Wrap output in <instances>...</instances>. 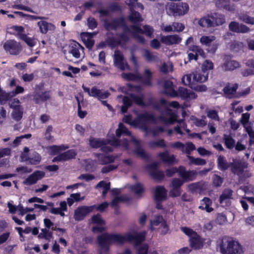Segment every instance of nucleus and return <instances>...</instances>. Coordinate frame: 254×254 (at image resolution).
I'll return each instance as SVG.
<instances>
[{
  "label": "nucleus",
  "mask_w": 254,
  "mask_h": 254,
  "mask_svg": "<svg viewBox=\"0 0 254 254\" xmlns=\"http://www.w3.org/2000/svg\"><path fill=\"white\" fill-rule=\"evenodd\" d=\"M146 232H128L122 235L120 234L102 233L97 237V242L100 248V254H107L109 253L112 244L122 246L125 243H134L136 248L137 254H148L149 247L146 244L139 246L145 240Z\"/></svg>",
  "instance_id": "f257e3e1"
},
{
  "label": "nucleus",
  "mask_w": 254,
  "mask_h": 254,
  "mask_svg": "<svg viewBox=\"0 0 254 254\" xmlns=\"http://www.w3.org/2000/svg\"><path fill=\"white\" fill-rule=\"evenodd\" d=\"M218 246L222 254H242V246L238 241L230 240L227 237H223L217 241Z\"/></svg>",
  "instance_id": "f03ea898"
},
{
  "label": "nucleus",
  "mask_w": 254,
  "mask_h": 254,
  "mask_svg": "<svg viewBox=\"0 0 254 254\" xmlns=\"http://www.w3.org/2000/svg\"><path fill=\"white\" fill-rule=\"evenodd\" d=\"M124 78L128 81H140L141 83L146 86H151L152 85V72L149 69L144 70V76L140 75L138 72L126 73L123 74Z\"/></svg>",
  "instance_id": "7ed1b4c3"
},
{
  "label": "nucleus",
  "mask_w": 254,
  "mask_h": 254,
  "mask_svg": "<svg viewBox=\"0 0 254 254\" xmlns=\"http://www.w3.org/2000/svg\"><path fill=\"white\" fill-rule=\"evenodd\" d=\"M189 9V6L188 3L183 2L171 3L166 8L167 14L174 16L184 15L188 12Z\"/></svg>",
  "instance_id": "20e7f679"
},
{
  "label": "nucleus",
  "mask_w": 254,
  "mask_h": 254,
  "mask_svg": "<svg viewBox=\"0 0 254 254\" xmlns=\"http://www.w3.org/2000/svg\"><path fill=\"white\" fill-rule=\"evenodd\" d=\"M156 121V118L153 113L145 112L137 115L135 123L137 124V127L147 129V124L155 123Z\"/></svg>",
  "instance_id": "39448f33"
},
{
  "label": "nucleus",
  "mask_w": 254,
  "mask_h": 254,
  "mask_svg": "<svg viewBox=\"0 0 254 254\" xmlns=\"http://www.w3.org/2000/svg\"><path fill=\"white\" fill-rule=\"evenodd\" d=\"M82 88L84 92L87 93L89 96L97 98L99 100L107 99L110 95V93L108 91L102 92V90L98 89L96 86H93L90 89L89 87L83 84Z\"/></svg>",
  "instance_id": "423d86ee"
},
{
  "label": "nucleus",
  "mask_w": 254,
  "mask_h": 254,
  "mask_svg": "<svg viewBox=\"0 0 254 254\" xmlns=\"http://www.w3.org/2000/svg\"><path fill=\"white\" fill-rule=\"evenodd\" d=\"M96 205L79 206L74 211V218L76 221L83 220L84 218L95 209Z\"/></svg>",
  "instance_id": "0eeeda50"
},
{
  "label": "nucleus",
  "mask_w": 254,
  "mask_h": 254,
  "mask_svg": "<svg viewBox=\"0 0 254 254\" xmlns=\"http://www.w3.org/2000/svg\"><path fill=\"white\" fill-rule=\"evenodd\" d=\"M3 49L12 55H17L21 50L20 44L14 40H7L3 45Z\"/></svg>",
  "instance_id": "6e6552de"
},
{
  "label": "nucleus",
  "mask_w": 254,
  "mask_h": 254,
  "mask_svg": "<svg viewBox=\"0 0 254 254\" xmlns=\"http://www.w3.org/2000/svg\"><path fill=\"white\" fill-rule=\"evenodd\" d=\"M185 181L179 178H174L171 181L172 189L170 190L169 195L172 197H176L181 195L182 193L181 187Z\"/></svg>",
  "instance_id": "1a4fd4ad"
},
{
  "label": "nucleus",
  "mask_w": 254,
  "mask_h": 254,
  "mask_svg": "<svg viewBox=\"0 0 254 254\" xmlns=\"http://www.w3.org/2000/svg\"><path fill=\"white\" fill-rule=\"evenodd\" d=\"M189 50L190 51H191L194 53H188L189 62H190L192 60L196 61L198 60V56H200L203 58L205 57V54L203 49L198 46L191 45L189 46Z\"/></svg>",
  "instance_id": "9d476101"
},
{
  "label": "nucleus",
  "mask_w": 254,
  "mask_h": 254,
  "mask_svg": "<svg viewBox=\"0 0 254 254\" xmlns=\"http://www.w3.org/2000/svg\"><path fill=\"white\" fill-rule=\"evenodd\" d=\"M45 176V173L42 171L36 170L30 175L23 182L24 185L31 186L35 184L38 181Z\"/></svg>",
  "instance_id": "9b49d317"
},
{
  "label": "nucleus",
  "mask_w": 254,
  "mask_h": 254,
  "mask_svg": "<svg viewBox=\"0 0 254 254\" xmlns=\"http://www.w3.org/2000/svg\"><path fill=\"white\" fill-rule=\"evenodd\" d=\"M247 167L248 165L246 163L239 160H234L233 162H231L230 168L233 174L240 176L243 174L244 170Z\"/></svg>",
  "instance_id": "f8f14e48"
},
{
  "label": "nucleus",
  "mask_w": 254,
  "mask_h": 254,
  "mask_svg": "<svg viewBox=\"0 0 254 254\" xmlns=\"http://www.w3.org/2000/svg\"><path fill=\"white\" fill-rule=\"evenodd\" d=\"M76 155V152L74 149H69L54 157L52 162H56L68 161L74 159Z\"/></svg>",
  "instance_id": "ddd939ff"
},
{
  "label": "nucleus",
  "mask_w": 254,
  "mask_h": 254,
  "mask_svg": "<svg viewBox=\"0 0 254 254\" xmlns=\"http://www.w3.org/2000/svg\"><path fill=\"white\" fill-rule=\"evenodd\" d=\"M229 30L237 33H247L250 31V28L246 25L236 21H231L229 24Z\"/></svg>",
  "instance_id": "4468645a"
},
{
  "label": "nucleus",
  "mask_w": 254,
  "mask_h": 254,
  "mask_svg": "<svg viewBox=\"0 0 254 254\" xmlns=\"http://www.w3.org/2000/svg\"><path fill=\"white\" fill-rule=\"evenodd\" d=\"M176 97H179L186 101H189L196 99L197 96L194 92L186 88L180 87L177 91Z\"/></svg>",
  "instance_id": "2eb2a0df"
},
{
  "label": "nucleus",
  "mask_w": 254,
  "mask_h": 254,
  "mask_svg": "<svg viewBox=\"0 0 254 254\" xmlns=\"http://www.w3.org/2000/svg\"><path fill=\"white\" fill-rule=\"evenodd\" d=\"M205 239L201 238L199 235L195 233V235L189 239L190 246L193 250H197L203 248Z\"/></svg>",
  "instance_id": "dca6fc26"
},
{
  "label": "nucleus",
  "mask_w": 254,
  "mask_h": 254,
  "mask_svg": "<svg viewBox=\"0 0 254 254\" xmlns=\"http://www.w3.org/2000/svg\"><path fill=\"white\" fill-rule=\"evenodd\" d=\"M196 175V173L193 171H187L183 166H179V176L185 182L193 181Z\"/></svg>",
  "instance_id": "f3484780"
},
{
  "label": "nucleus",
  "mask_w": 254,
  "mask_h": 254,
  "mask_svg": "<svg viewBox=\"0 0 254 254\" xmlns=\"http://www.w3.org/2000/svg\"><path fill=\"white\" fill-rule=\"evenodd\" d=\"M94 155L97 158L99 163L102 165H107L114 163L117 158L116 155H107L100 153H94Z\"/></svg>",
  "instance_id": "a211bd4d"
},
{
  "label": "nucleus",
  "mask_w": 254,
  "mask_h": 254,
  "mask_svg": "<svg viewBox=\"0 0 254 254\" xmlns=\"http://www.w3.org/2000/svg\"><path fill=\"white\" fill-rule=\"evenodd\" d=\"M208 73L201 69H196L192 72V81L195 83H203L207 80Z\"/></svg>",
  "instance_id": "6ab92c4d"
},
{
  "label": "nucleus",
  "mask_w": 254,
  "mask_h": 254,
  "mask_svg": "<svg viewBox=\"0 0 254 254\" xmlns=\"http://www.w3.org/2000/svg\"><path fill=\"white\" fill-rule=\"evenodd\" d=\"M160 41L166 45L170 46L180 44L182 41V38L179 35L176 34L162 36Z\"/></svg>",
  "instance_id": "aec40b11"
},
{
  "label": "nucleus",
  "mask_w": 254,
  "mask_h": 254,
  "mask_svg": "<svg viewBox=\"0 0 254 254\" xmlns=\"http://www.w3.org/2000/svg\"><path fill=\"white\" fill-rule=\"evenodd\" d=\"M51 91L47 90L41 93L36 92L33 96V101L36 104L44 102L51 99Z\"/></svg>",
  "instance_id": "412c9836"
},
{
  "label": "nucleus",
  "mask_w": 254,
  "mask_h": 254,
  "mask_svg": "<svg viewBox=\"0 0 254 254\" xmlns=\"http://www.w3.org/2000/svg\"><path fill=\"white\" fill-rule=\"evenodd\" d=\"M164 93L171 97H176L177 91L174 88L173 83L169 80H165L163 84Z\"/></svg>",
  "instance_id": "4be33fe9"
},
{
  "label": "nucleus",
  "mask_w": 254,
  "mask_h": 254,
  "mask_svg": "<svg viewBox=\"0 0 254 254\" xmlns=\"http://www.w3.org/2000/svg\"><path fill=\"white\" fill-rule=\"evenodd\" d=\"M167 104V101L163 98H161L159 102L153 97L148 98L147 102H145V107L151 106L154 109L159 110L160 109V105H166Z\"/></svg>",
  "instance_id": "5701e85b"
},
{
  "label": "nucleus",
  "mask_w": 254,
  "mask_h": 254,
  "mask_svg": "<svg viewBox=\"0 0 254 254\" xmlns=\"http://www.w3.org/2000/svg\"><path fill=\"white\" fill-rule=\"evenodd\" d=\"M12 109L11 113L12 119L16 122L20 121L23 117V107L20 105H12Z\"/></svg>",
  "instance_id": "b1692460"
},
{
  "label": "nucleus",
  "mask_w": 254,
  "mask_h": 254,
  "mask_svg": "<svg viewBox=\"0 0 254 254\" xmlns=\"http://www.w3.org/2000/svg\"><path fill=\"white\" fill-rule=\"evenodd\" d=\"M167 191L164 186H158L155 188L154 200H164L167 198Z\"/></svg>",
  "instance_id": "393cba45"
},
{
  "label": "nucleus",
  "mask_w": 254,
  "mask_h": 254,
  "mask_svg": "<svg viewBox=\"0 0 254 254\" xmlns=\"http://www.w3.org/2000/svg\"><path fill=\"white\" fill-rule=\"evenodd\" d=\"M210 17L212 19L214 27L222 25L226 22L225 15L218 12L211 13Z\"/></svg>",
  "instance_id": "a878e982"
},
{
  "label": "nucleus",
  "mask_w": 254,
  "mask_h": 254,
  "mask_svg": "<svg viewBox=\"0 0 254 254\" xmlns=\"http://www.w3.org/2000/svg\"><path fill=\"white\" fill-rule=\"evenodd\" d=\"M37 25L39 27L40 32L42 34H46L48 30L54 31L56 29L55 25L45 21H40L38 22Z\"/></svg>",
  "instance_id": "bb28decb"
},
{
  "label": "nucleus",
  "mask_w": 254,
  "mask_h": 254,
  "mask_svg": "<svg viewBox=\"0 0 254 254\" xmlns=\"http://www.w3.org/2000/svg\"><path fill=\"white\" fill-rule=\"evenodd\" d=\"M240 66V63L235 60H227L221 65V67L225 71H232Z\"/></svg>",
  "instance_id": "cd10ccee"
},
{
  "label": "nucleus",
  "mask_w": 254,
  "mask_h": 254,
  "mask_svg": "<svg viewBox=\"0 0 254 254\" xmlns=\"http://www.w3.org/2000/svg\"><path fill=\"white\" fill-rule=\"evenodd\" d=\"M217 163L218 169L222 172L226 171L230 167L231 162H228L225 157L222 155L218 156Z\"/></svg>",
  "instance_id": "c85d7f7f"
},
{
  "label": "nucleus",
  "mask_w": 254,
  "mask_h": 254,
  "mask_svg": "<svg viewBox=\"0 0 254 254\" xmlns=\"http://www.w3.org/2000/svg\"><path fill=\"white\" fill-rule=\"evenodd\" d=\"M212 200L207 197H204L200 201V205L198 207L201 210H205L207 212H211L213 210V208L210 206L212 205Z\"/></svg>",
  "instance_id": "c756f323"
},
{
  "label": "nucleus",
  "mask_w": 254,
  "mask_h": 254,
  "mask_svg": "<svg viewBox=\"0 0 254 254\" xmlns=\"http://www.w3.org/2000/svg\"><path fill=\"white\" fill-rule=\"evenodd\" d=\"M134 142L137 145L135 147L134 152V153L138 156L141 157V158L144 159L145 160H148L150 158V156L147 154L145 151L142 148L141 146L140 145L139 141L137 140L134 139Z\"/></svg>",
  "instance_id": "7c9ffc66"
},
{
  "label": "nucleus",
  "mask_w": 254,
  "mask_h": 254,
  "mask_svg": "<svg viewBox=\"0 0 254 254\" xmlns=\"http://www.w3.org/2000/svg\"><path fill=\"white\" fill-rule=\"evenodd\" d=\"M114 64L115 66L122 70H125V67L124 63V56L119 51H115L114 55Z\"/></svg>",
  "instance_id": "2f4dec72"
},
{
  "label": "nucleus",
  "mask_w": 254,
  "mask_h": 254,
  "mask_svg": "<svg viewBox=\"0 0 254 254\" xmlns=\"http://www.w3.org/2000/svg\"><path fill=\"white\" fill-rule=\"evenodd\" d=\"M121 27L123 28L124 32L123 33H119L118 36L122 40L123 42L126 43L129 40V37L127 33H130V30L126 23L125 19L123 21V23L122 24Z\"/></svg>",
  "instance_id": "473e14b6"
},
{
  "label": "nucleus",
  "mask_w": 254,
  "mask_h": 254,
  "mask_svg": "<svg viewBox=\"0 0 254 254\" xmlns=\"http://www.w3.org/2000/svg\"><path fill=\"white\" fill-rule=\"evenodd\" d=\"M80 48L83 49L82 46L77 42L74 44H71L69 46V53L71 54L73 57L76 59H78L80 57V53L79 49Z\"/></svg>",
  "instance_id": "72a5a7b5"
},
{
  "label": "nucleus",
  "mask_w": 254,
  "mask_h": 254,
  "mask_svg": "<svg viewBox=\"0 0 254 254\" xmlns=\"http://www.w3.org/2000/svg\"><path fill=\"white\" fill-rule=\"evenodd\" d=\"M238 88V84L237 83L234 84L232 87H230L229 85H227L223 88V91L226 97L232 98L233 96L236 93Z\"/></svg>",
  "instance_id": "f704fd0d"
},
{
  "label": "nucleus",
  "mask_w": 254,
  "mask_h": 254,
  "mask_svg": "<svg viewBox=\"0 0 254 254\" xmlns=\"http://www.w3.org/2000/svg\"><path fill=\"white\" fill-rule=\"evenodd\" d=\"M41 159V155L37 152L34 151L30 156L25 158V161H28L29 163L31 165H38L40 163Z\"/></svg>",
  "instance_id": "c9c22d12"
},
{
  "label": "nucleus",
  "mask_w": 254,
  "mask_h": 254,
  "mask_svg": "<svg viewBox=\"0 0 254 254\" xmlns=\"http://www.w3.org/2000/svg\"><path fill=\"white\" fill-rule=\"evenodd\" d=\"M212 19L210 17V14L201 18L198 21V24L202 27H214Z\"/></svg>",
  "instance_id": "e433bc0d"
},
{
  "label": "nucleus",
  "mask_w": 254,
  "mask_h": 254,
  "mask_svg": "<svg viewBox=\"0 0 254 254\" xmlns=\"http://www.w3.org/2000/svg\"><path fill=\"white\" fill-rule=\"evenodd\" d=\"M116 134L117 137L119 138L123 134L130 136L131 133L123 123H120L118 128L116 130Z\"/></svg>",
  "instance_id": "4c0bfd02"
},
{
  "label": "nucleus",
  "mask_w": 254,
  "mask_h": 254,
  "mask_svg": "<svg viewBox=\"0 0 254 254\" xmlns=\"http://www.w3.org/2000/svg\"><path fill=\"white\" fill-rule=\"evenodd\" d=\"M111 183L110 182H106L104 181L99 182L95 186V188H103L102 197H105L108 191L110 189Z\"/></svg>",
  "instance_id": "58836bf2"
},
{
  "label": "nucleus",
  "mask_w": 254,
  "mask_h": 254,
  "mask_svg": "<svg viewBox=\"0 0 254 254\" xmlns=\"http://www.w3.org/2000/svg\"><path fill=\"white\" fill-rule=\"evenodd\" d=\"M129 20L134 24H138L142 21L141 15L138 11L133 10L128 16Z\"/></svg>",
  "instance_id": "ea45409f"
},
{
  "label": "nucleus",
  "mask_w": 254,
  "mask_h": 254,
  "mask_svg": "<svg viewBox=\"0 0 254 254\" xmlns=\"http://www.w3.org/2000/svg\"><path fill=\"white\" fill-rule=\"evenodd\" d=\"M89 145L92 148H101L102 146L106 145L105 140L92 138L89 140Z\"/></svg>",
  "instance_id": "a19ab883"
},
{
  "label": "nucleus",
  "mask_w": 254,
  "mask_h": 254,
  "mask_svg": "<svg viewBox=\"0 0 254 254\" xmlns=\"http://www.w3.org/2000/svg\"><path fill=\"white\" fill-rule=\"evenodd\" d=\"M122 42V40L120 38L117 40L114 37H108L106 39V42L107 45L111 49H114L118 46L121 45Z\"/></svg>",
  "instance_id": "79ce46f5"
},
{
  "label": "nucleus",
  "mask_w": 254,
  "mask_h": 254,
  "mask_svg": "<svg viewBox=\"0 0 254 254\" xmlns=\"http://www.w3.org/2000/svg\"><path fill=\"white\" fill-rule=\"evenodd\" d=\"M216 6L219 8H223L228 11L232 10L233 8L230 4V0H217Z\"/></svg>",
  "instance_id": "37998d69"
},
{
  "label": "nucleus",
  "mask_w": 254,
  "mask_h": 254,
  "mask_svg": "<svg viewBox=\"0 0 254 254\" xmlns=\"http://www.w3.org/2000/svg\"><path fill=\"white\" fill-rule=\"evenodd\" d=\"M129 97L132 100V101L137 105L142 107L145 106V102H144L143 95L138 96L133 93H130Z\"/></svg>",
  "instance_id": "c03bdc74"
},
{
  "label": "nucleus",
  "mask_w": 254,
  "mask_h": 254,
  "mask_svg": "<svg viewBox=\"0 0 254 254\" xmlns=\"http://www.w3.org/2000/svg\"><path fill=\"white\" fill-rule=\"evenodd\" d=\"M223 139L225 145L227 148L232 149L234 148L235 144V140L230 135L224 134Z\"/></svg>",
  "instance_id": "a18cd8bd"
},
{
  "label": "nucleus",
  "mask_w": 254,
  "mask_h": 254,
  "mask_svg": "<svg viewBox=\"0 0 254 254\" xmlns=\"http://www.w3.org/2000/svg\"><path fill=\"white\" fill-rule=\"evenodd\" d=\"M233 190L230 189H225L219 197V202L222 203L225 200L232 198Z\"/></svg>",
  "instance_id": "49530a36"
},
{
  "label": "nucleus",
  "mask_w": 254,
  "mask_h": 254,
  "mask_svg": "<svg viewBox=\"0 0 254 254\" xmlns=\"http://www.w3.org/2000/svg\"><path fill=\"white\" fill-rule=\"evenodd\" d=\"M182 81L185 85H188L191 88H193L195 83L192 81V72L184 75L182 79Z\"/></svg>",
  "instance_id": "de8ad7c7"
},
{
  "label": "nucleus",
  "mask_w": 254,
  "mask_h": 254,
  "mask_svg": "<svg viewBox=\"0 0 254 254\" xmlns=\"http://www.w3.org/2000/svg\"><path fill=\"white\" fill-rule=\"evenodd\" d=\"M150 175L156 181H162L165 177L164 172L158 170L150 172Z\"/></svg>",
  "instance_id": "09e8293b"
},
{
  "label": "nucleus",
  "mask_w": 254,
  "mask_h": 254,
  "mask_svg": "<svg viewBox=\"0 0 254 254\" xmlns=\"http://www.w3.org/2000/svg\"><path fill=\"white\" fill-rule=\"evenodd\" d=\"M149 146L151 148L155 147L165 148L166 147V144L164 139H160L156 141H150L149 142Z\"/></svg>",
  "instance_id": "8fccbe9b"
},
{
  "label": "nucleus",
  "mask_w": 254,
  "mask_h": 254,
  "mask_svg": "<svg viewBox=\"0 0 254 254\" xmlns=\"http://www.w3.org/2000/svg\"><path fill=\"white\" fill-rule=\"evenodd\" d=\"M239 18L241 21L246 24L251 25L254 24V17L250 16L247 13H241Z\"/></svg>",
  "instance_id": "3c124183"
},
{
  "label": "nucleus",
  "mask_w": 254,
  "mask_h": 254,
  "mask_svg": "<svg viewBox=\"0 0 254 254\" xmlns=\"http://www.w3.org/2000/svg\"><path fill=\"white\" fill-rule=\"evenodd\" d=\"M188 158L190 160V164L195 165H204L206 163L205 159L200 158H194L193 156L188 155Z\"/></svg>",
  "instance_id": "603ef678"
},
{
  "label": "nucleus",
  "mask_w": 254,
  "mask_h": 254,
  "mask_svg": "<svg viewBox=\"0 0 254 254\" xmlns=\"http://www.w3.org/2000/svg\"><path fill=\"white\" fill-rule=\"evenodd\" d=\"M130 189L137 195L141 194L144 191L143 186L139 183L132 185Z\"/></svg>",
  "instance_id": "864d4df0"
},
{
  "label": "nucleus",
  "mask_w": 254,
  "mask_h": 254,
  "mask_svg": "<svg viewBox=\"0 0 254 254\" xmlns=\"http://www.w3.org/2000/svg\"><path fill=\"white\" fill-rule=\"evenodd\" d=\"M216 37L214 36H202L200 39V43L206 46H210L212 42L214 41Z\"/></svg>",
  "instance_id": "5fc2aeb1"
},
{
  "label": "nucleus",
  "mask_w": 254,
  "mask_h": 254,
  "mask_svg": "<svg viewBox=\"0 0 254 254\" xmlns=\"http://www.w3.org/2000/svg\"><path fill=\"white\" fill-rule=\"evenodd\" d=\"M128 200L127 196H116L111 202L110 205L112 207H118L119 203L121 201H125Z\"/></svg>",
  "instance_id": "6e6d98bb"
},
{
  "label": "nucleus",
  "mask_w": 254,
  "mask_h": 254,
  "mask_svg": "<svg viewBox=\"0 0 254 254\" xmlns=\"http://www.w3.org/2000/svg\"><path fill=\"white\" fill-rule=\"evenodd\" d=\"M105 143L106 145L110 144L115 147H118L121 145V140L119 138H116L114 136L110 139L105 140Z\"/></svg>",
  "instance_id": "4d7b16f0"
},
{
  "label": "nucleus",
  "mask_w": 254,
  "mask_h": 254,
  "mask_svg": "<svg viewBox=\"0 0 254 254\" xmlns=\"http://www.w3.org/2000/svg\"><path fill=\"white\" fill-rule=\"evenodd\" d=\"M143 57L148 62L155 61L157 59V56L156 55H153L149 50L147 49L144 50Z\"/></svg>",
  "instance_id": "13d9d810"
},
{
  "label": "nucleus",
  "mask_w": 254,
  "mask_h": 254,
  "mask_svg": "<svg viewBox=\"0 0 254 254\" xmlns=\"http://www.w3.org/2000/svg\"><path fill=\"white\" fill-rule=\"evenodd\" d=\"M213 63L208 60H205L201 66V70L206 71L209 74V70L213 68Z\"/></svg>",
  "instance_id": "bf43d9fd"
},
{
  "label": "nucleus",
  "mask_w": 254,
  "mask_h": 254,
  "mask_svg": "<svg viewBox=\"0 0 254 254\" xmlns=\"http://www.w3.org/2000/svg\"><path fill=\"white\" fill-rule=\"evenodd\" d=\"M68 146H65L64 145H53L52 146H50V150L51 151L53 155H55L59 152L61 150H64L68 148Z\"/></svg>",
  "instance_id": "052dcab7"
},
{
  "label": "nucleus",
  "mask_w": 254,
  "mask_h": 254,
  "mask_svg": "<svg viewBox=\"0 0 254 254\" xmlns=\"http://www.w3.org/2000/svg\"><path fill=\"white\" fill-rule=\"evenodd\" d=\"M92 222L94 224L98 225H104L105 224V221L102 218L100 214L94 215L91 218Z\"/></svg>",
  "instance_id": "680f3d73"
},
{
  "label": "nucleus",
  "mask_w": 254,
  "mask_h": 254,
  "mask_svg": "<svg viewBox=\"0 0 254 254\" xmlns=\"http://www.w3.org/2000/svg\"><path fill=\"white\" fill-rule=\"evenodd\" d=\"M87 22L88 28L91 30H94L97 27L98 23L96 20L93 17H90L88 18Z\"/></svg>",
  "instance_id": "e2e57ef3"
},
{
  "label": "nucleus",
  "mask_w": 254,
  "mask_h": 254,
  "mask_svg": "<svg viewBox=\"0 0 254 254\" xmlns=\"http://www.w3.org/2000/svg\"><path fill=\"white\" fill-rule=\"evenodd\" d=\"M53 128L52 125H49L47 127L44 133L45 139L47 141H50L54 138V136L51 135V132L53 131Z\"/></svg>",
  "instance_id": "0e129e2a"
},
{
  "label": "nucleus",
  "mask_w": 254,
  "mask_h": 254,
  "mask_svg": "<svg viewBox=\"0 0 254 254\" xmlns=\"http://www.w3.org/2000/svg\"><path fill=\"white\" fill-rule=\"evenodd\" d=\"M118 167V165H115L113 164H109L107 166L103 167L101 171L102 174H107L113 170L117 169Z\"/></svg>",
  "instance_id": "69168bd1"
},
{
  "label": "nucleus",
  "mask_w": 254,
  "mask_h": 254,
  "mask_svg": "<svg viewBox=\"0 0 254 254\" xmlns=\"http://www.w3.org/2000/svg\"><path fill=\"white\" fill-rule=\"evenodd\" d=\"M153 32L154 29L152 27L148 25H145L143 26V29L142 34H144L147 36L151 38L153 35Z\"/></svg>",
  "instance_id": "338daca9"
},
{
  "label": "nucleus",
  "mask_w": 254,
  "mask_h": 254,
  "mask_svg": "<svg viewBox=\"0 0 254 254\" xmlns=\"http://www.w3.org/2000/svg\"><path fill=\"white\" fill-rule=\"evenodd\" d=\"M216 221L217 223L219 225H224L227 221L226 216L223 213H218Z\"/></svg>",
  "instance_id": "774afa93"
}]
</instances>
